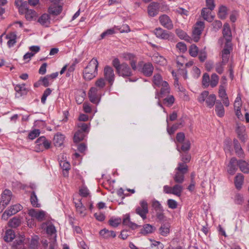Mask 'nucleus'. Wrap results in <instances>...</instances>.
<instances>
[{
    "instance_id": "nucleus-1",
    "label": "nucleus",
    "mask_w": 249,
    "mask_h": 249,
    "mask_svg": "<svg viewBox=\"0 0 249 249\" xmlns=\"http://www.w3.org/2000/svg\"><path fill=\"white\" fill-rule=\"evenodd\" d=\"M153 82L154 85L158 87H161L160 92H157L155 98L160 99L167 96L170 92V88L168 83L162 80L161 76L159 74H155L153 76Z\"/></svg>"
},
{
    "instance_id": "nucleus-2",
    "label": "nucleus",
    "mask_w": 249,
    "mask_h": 249,
    "mask_svg": "<svg viewBox=\"0 0 249 249\" xmlns=\"http://www.w3.org/2000/svg\"><path fill=\"white\" fill-rule=\"evenodd\" d=\"M98 62L96 58H93L85 68L83 71V76L85 79L90 80L97 74Z\"/></svg>"
},
{
    "instance_id": "nucleus-3",
    "label": "nucleus",
    "mask_w": 249,
    "mask_h": 249,
    "mask_svg": "<svg viewBox=\"0 0 249 249\" xmlns=\"http://www.w3.org/2000/svg\"><path fill=\"white\" fill-rule=\"evenodd\" d=\"M112 65L116 69V71L119 76L124 78L132 75V72L128 65L124 63L120 64L118 58H115L112 61Z\"/></svg>"
},
{
    "instance_id": "nucleus-4",
    "label": "nucleus",
    "mask_w": 249,
    "mask_h": 249,
    "mask_svg": "<svg viewBox=\"0 0 249 249\" xmlns=\"http://www.w3.org/2000/svg\"><path fill=\"white\" fill-rule=\"evenodd\" d=\"M175 171L174 181L177 183H182L184 180V175L188 172L187 165L184 163H178Z\"/></svg>"
},
{
    "instance_id": "nucleus-5",
    "label": "nucleus",
    "mask_w": 249,
    "mask_h": 249,
    "mask_svg": "<svg viewBox=\"0 0 249 249\" xmlns=\"http://www.w3.org/2000/svg\"><path fill=\"white\" fill-rule=\"evenodd\" d=\"M198 100L200 103L206 101L207 106L212 108L215 103L216 96L213 94L209 95L208 91H204L198 98Z\"/></svg>"
},
{
    "instance_id": "nucleus-6",
    "label": "nucleus",
    "mask_w": 249,
    "mask_h": 249,
    "mask_svg": "<svg viewBox=\"0 0 249 249\" xmlns=\"http://www.w3.org/2000/svg\"><path fill=\"white\" fill-rule=\"evenodd\" d=\"M163 192L166 194H172L177 196H180L183 190V186L179 183L173 187L164 185L163 187Z\"/></svg>"
},
{
    "instance_id": "nucleus-7",
    "label": "nucleus",
    "mask_w": 249,
    "mask_h": 249,
    "mask_svg": "<svg viewBox=\"0 0 249 249\" xmlns=\"http://www.w3.org/2000/svg\"><path fill=\"white\" fill-rule=\"evenodd\" d=\"M36 149L37 151H42L45 149H48L51 147L50 141L44 137L38 138L36 142Z\"/></svg>"
},
{
    "instance_id": "nucleus-8",
    "label": "nucleus",
    "mask_w": 249,
    "mask_h": 249,
    "mask_svg": "<svg viewBox=\"0 0 249 249\" xmlns=\"http://www.w3.org/2000/svg\"><path fill=\"white\" fill-rule=\"evenodd\" d=\"M136 213L140 215L143 220L147 218V214L148 213V204L147 202L142 200L140 202V206H138L135 210Z\"/></svg>"
},
{
    "instance_id": "nucleus-9",
    "label": "nucleus",
    "mask_w": 249,
    "mask_h": 249,
    "mask_svg": "<svg viewBox=\"0 0 249 249\" xmlns=\"http://www.w3.org/2000/svg\"><path fill=\"white\" fill-rule=\"evenodd\" d=\"M22 206L19 204H16L11 206L7 210H6L2 214L1 218L4 220L8 219L9 217L17 213L18 212L21 210Z\"/></svg>"
},
{
    "instance_id": "nucleus-10",
    "label": "nucleus",
    "mask_w": 249,
    "mask_h": 249,
    "mask_svg": "<svg viewBox=\"0 0 249 249\" xmlns=\"http://www.w3.org/2000/svg\"><path fill=\"white\" fill-rule=\"evenodd\" d=\"M12 192L7 189L5 190L1 194L0 202V212L1 213L6 206L9 203L12 197Z\"/></svg>"
},
{
    "instance_id": "nucleus-11",
    "label": "nucleus",
    "mask_w": 249,
    "mask_h": 249,
    "mask_svg": "<svg viewBox=\"0 0 249 249\" xmlns=\"http://www.w3.org/2000/svg\"><path fill=\"white\" fill-rule=\"evenodd\" d=\"M153 33L157 37L161 39L170 40L172 39L174 36L172 33L164 30L160 27L156 28Z\"/></svg>"
},
{
    "instance_id": "nucleus-12",
    "label": "nucleus",
    "mask_w": 249,
    "mask_h": 249,
    "mask_svg": "<svg viewBox=\"0 0 249 249\" xmlns=\"http://www.w3.org/2000/svg\"><path fill=\"white\" fill-rule=\"evenodd\" d=\"M28 213L33 219H36L38 221H43L47 215L46 212L43 210L34 209L29 210Z\"/></svg>"
},
{
    "instance_id": "nucleus-13",
    "label": "nucleus",
    "mask_w": 249,
    "mask_h": 249,
    "mask_svg": "<svg viewBox=\"0 0 249 249\" xmlns=\"http://www.w3.org/2000/svg\"><path fill=\"white\" fill-rule=\"evenodd\" d=\"M204 28V23L203 21H197L193 31V37L194 41H198L200 38V36L202 33V31Z\"/></svg>"
},
{
    "instance_id": "nucleus-14",
    "label": "nucleus",
    "mask_w": 249,
    "mask_h": 249,
    "mask_svg": "<svg viewBox=\"0 0 249 249\" xmlns=\"http://www.w3.org/2000/svg\"><path fill=\"white\" fill-rule=\"evenodd\" d=\"M232 50V45L231 42H226L224 48L221 52V57L222 62L227 63L229 60L230 54Z\"/></svg>"
},
{
    "instance_id": "nucleus-15",
    "label": "nucleus",
    "mask_w": 249,
    "mask_h": 249,
    "mask_svg": "<svg viewBox=\"0 0 249 249\" xmlns=\"http://www.w3.org/2000/svg\"><path fill=\"white\" fill-rule=\"evenodd\" d=\"M104 75L106 80L112 85L115 79V74L112 68L108 66H106L104 70Z\"/></svg>"
},
{
    "instance_id": "nucleus-16",
    "label": "nucleus",
    "mask_w": 249,
    "mask_h": 249,
    "mask_svg": "<svg viewBox=\"0 0 249 249\" xmlns=\"http://www.w3.org/2000/svg\"><path fill=\"white\" fill-rule=\"evenodd\" d=\"M159 21L160 24L164 28L171 30L173 28V24L172 21L166 15H163L159 17Z\"/></svg>"
},
{
    "instance_id": "nucleus-17",
    "label": "nucleus",
    "mask_w": 249,
    "mask_h": 249,
    "mask_svg": "<svg viewBox=\"0 0 249 249\" xmlns=\"http://www.w3.org/2000/svg\"><path fill=\"white\" fill-rule=\"evenodd\" d=\"M226 88H224L222 86H219L218 96L221 98L224 105L226 107H229L230 105V102L226 93Z\"/></svg>"
},
{
    "instance_id": "nucleus-18",
    "label": "nucleus",
    "mask_w": 249,
    "mask_h": 249,
    "mask_svg": "<svg viewBox=\"0 0 249 249\" xmlns=\"http://www.w3.org/2000/svg\"><path fill=\"white\" fill-rule=\"evenodd\" d=\"M97 89L96 88H91L89 92V100L93 104H97L100 101V98L97 95Z\"/></svg>"
},
{
    "instance_id": "nucleus-19",
    "label": "nucleus",
    "mask_w": 249,
    "mask_h": 249,
    "mask_svg": "<svg viewBox=\"0 0 249 249\" xmlns=\"http://www.w3.org/2000/svg\"><path fill=\"white\" fill-rule=\"evenodd\" d=\"M159 3L156 2H151L148 7V13L150 16L155 17L159 11Z\"/></svg>"
},
{
    "instance_id": "nucleus-20",
    "label": "nucleus",
    "mask_w": 249,
    "mask_h": 249,
    "mask_svg": "<svg viewBox=\"0 0 249 249\" xmlns=\"http://www.w3.org/2000/svg\"><path fill=\"white\" fill-rule=\"evenodd\" d=\"M21 13L25 14L26 19L29 21L35 19L37 16L36 13L33 10L29 9L27 6Z\"/></svg>"
},
{
    "instance_id": "nucleus-21",
    "label": "nucleus",
    "mask_w": 249,
    "mask_h": 249,
    "mask_svg": "<svg viewBox=\"0 0 249 249\" xmlns=\"http://www.w3.org/2000/svg\"><path fill=\"white\" fill-rule=\"evenodd\" d=\"M245 126L242 124H237L236 128V133L239 139L243 142H245L247 136L245 133Z\"/></svg>"
},
{
    "instance_id": "nucleus-22",
    "label": "nucleus",
    "mask_w": 249,
    "mask_h": 249,
    "mask_svg": "<svg viewBox=\"0 0 249 249\" xmlns=\"http://www.w3.org/2000/svg\"><path fill=\"white\" fill-rule=\"evenodd\" d=\"M238 162L235 158H231L230 162L228 166V172L231 174L233 175L235 173L237 170V165Z\"/></svg>"
},
{
    "instance_id": "nucleus-23",
    "label": "nucleus",
    "mask_w": 249,
    "mask_h": 249,
    "mask_svg": "<svg viewBox=\"0 0 249 249\" xmlns=\"http://www.w3.org/2000/svg\"><path fill=\"white\" fill-rule=\"evenodd\" d=\"M100 235L104 239H109L116 237V233L113 231H109L107 229H104L99 232Z\"/></svg>"
},
{
    "instance_id": "nucleus-24",
    "label": "nucleus",
    "mask_w": 249,
    "mask_h": 249,
    "mask_svg": "<svg viewBox=\"0 0 249 249\" xmlns=\"http://www.w3.org/2000/svg\"><path fill=\"white\" fill-rule=\"evenodd\" d=\"M42 229H46V232L48 234L52 235L55 233L56 231L55 227L51 222H47L41 224Z\"/></svg>"
},
{
    "instance_id": "nucleus-25",
    "label": "nucleus",
    "mask_w": 249,
    "mask_h": 249,
    "mask_svg": "<svg viewBox=\"0 0 249 249\" xmlns=\"http://www.w3.org/2000/svg\"><path fill=\"white\" fill-rule=\"evenodd\" d=\"M223 35L224 37L227 40V42H230L231 39V33L230 26L228 23H226L224 25Z\"/></svg>"
},
{
    "instance_id": "nucleus-26",
    "label": "nucleus",
    "mask_w": 249,
    "mask_h": 249,
    "mask_svg": "<svg viewBox=\"0 0 249 249\" xmlns=\"http://www.w3.org/2000/svg\"><path fill=\"white\" fill-rule=\"evenodd\" d=\"M124 58L126 60L130 61V64L133 70L135 71L137 70L136 64L137 60L133 54L129 53H125L124 54Z\"/></svg>"
},
{
    "instance_id": "nucleus-27",
    "label": "nucleus",
    "mask_w": 249,
    "mask_h": 249,
    "mask_svg": "<svg viewBox=\"0 0 249 249\" xmlns=\"http://www.w3.org/2000/svg\"><path fill=\"white\" fill-rule=\"evenodd\" d=\"M38 22L42 26L48 27L50 24V17L49 14H43L38 18Z\"/></svg>"
},
{
    "instance_id": "nucleus-28",
    "label": "nucleus",
    "mask_w": 249,
    "mask_h": 249,
    "mask_svg": "<svg viewBox=\"0 0 249 249\" xmlns=\"http://www.w3.org/2000/svg\"><path fill=\"white\" fill-rule=\"evenodd\" d=\"M64 140L65 137L64 135L57 133L54 136L53 144L56 147H60L63 144Z\"/></svg>"
},
{
    "instance_id": "nucleus-29",
    "label": "nucleus",
    "mask_w": 249,
    "mask_h": 249,
    "mask_svg": "<svg viewBox=\"0 0 249 249\" xmlns=\"http://www.w3.org/2000/svg\"><path fill=\"white\" fill-rule=\"evenodd\" d=\"M156 230L154 226L149 224L143 225L141 230V233L143 235H147L153 233Z\"/></svg>"
},
{
    "instance_id": "nucleus-30",
    "label": "nucleus",
    "mask_w": 249,
    "mask_h": 249,
    "mask_svg": "<svg viewBox=\"0 0 249 249\" xmlns=\"http://www.w3.org/2000/svg\"><path fill=\"white\" fill-rule=\"evenodd\" d=\"M211 11L208 8H204L201 10V16L205 20L209 22L212 21L214 18L213 16L211 15Z\"/></svg>"
},
{
    "instance_id": "nucleus-31",
    "label": "nucleus",
    "mask_w": 249,
    "mask_h": 249,
    "mask_svg": "<svg viewBox=\"0 0 249 249\" xmlns=\"http://www.w3.org/2000/svg\"><path fill=\"white\" fill-rule=\"evenodd\" d=\"M153 69V66L151 63H146L143 66L142 72L145 76H150L152 74Z\"/></svg>"
},
{
    "instance_id": "nucleus-32",
    "label": "nucleus",
    "mask_w": 249,
    "mask_h": 249,
    "mask_svg": "<svg viewBox=\"0 0 249 249\" xmlns=\"http://www.w3.org/2000/svg\"><path fill=\"white\" fill-rule=\"evenodd\" d=\"M170 225L168 223H162L159 229L160 233L164 236H166L170 232Z\"/></svg>"
},
{
    "instance_id": "nucleus-33",
    "label": "nucleus",
    "mask_w": 249,
    "mask_h": 249,
    "mask_svg": "<svg viewBox=\"0 0 249 249\" xmlns=\"http://www.w3.org/2000/svg\"><path fill=\"white\" fill-rule=\"evenodd\" d=\"M62 11V6L60 5H52L50 6L48 9V12L50 14L53 16L59 15Z\"/></svg>"
},
{
    "instance_id": "nucleus-34",
    "label": "nucleus",
    "mask_w": 249,
    "mask_h": 249,
    "mask_svg": "<svg viewBox=\"0 0 249 249\" xmlns=\"http://www.w3.org/2000/svg\"><path fill=\"white\" fill-rule=\"evenodd\" d=\"M6 39H8L7 42V45L9 48H11L16 43L17 35L15 33H11L6 36Z\"/></svg>"
},
{
    "instance_id": "nucleus-35",
    "label": "nucleus",
    "mask_w": 249,
    "mask_h": 249,
    "mask_svg": "<svg viewBox=\"0 0 249 249\" xmlns=\"http://www.w3.org/2000/svg\"><path fill=\"white\" fill-rule=\"evenodd\" d=\"M215 112L217 115L220 117L224 116L225 110L223 106L220 102H217L215 106Z\"/></svg>"
},
{
    "instance_id": "nucleus-36",
    "label": "nucleus",
    "mask_w": 249,
    "mask_h": 249,
    "mask_svg": "<svg viewBox=\"0 0 249 249\" xmlns=\"http://www.w3.org/2000/svg\"><path fill=\"white\" fill-rule=\"evenodd\" d=\"M244 181V177L241 174H238L235 178L234 183L237 189H240L242 187Z\"/></svg>"
},
{
    "instance_id": "nucleus-37",
    "label": "nucleus",
    "mask_w": 249,
    "mask_h": 249,
    "mask_svg": "<svg viewBox=\"0 0 249 249\" xmlns=\"http://www.w3.org/2000/svg\"><path fill=\"white\" fill-rule=\"evenodd\" d=\"M15 237L14 231L12 230H7L5 232L4 239L6 242L12 241Z\"/></svg>"
},
{
    "instance_id": "nucleus-38",
    "label": "nucleus",
    "mask_w": 249,
    "mask_h": 249,
    "mask_svg": "<svg viewBox=\"0 0 249 249\" xmlns=\"http://www.w3.org/2000/svg\"><path fill=\"white\" fill-rule=\"evenodd\" d=\"M238 165L240 170L244 173H249V164L244 160H240Z\"/></svg>"
},
{
    "instance_id": "nucleus-39",
    "label": "nucleus",
    "mask_w": 249,
    "mask_h": 249,
    "mask_svg": "<svg viewBox=\"0 0 249 249\" xmlns=\"http://www.w3.org/2000/svg\"><path fill=\"white\" fill-rule=\"evenodd\" d=\"M30 201L31 204L33 207L36 208L40 207L41 205L38 202V198L34 191H33L31 193Z\"/></svg>"
},
{
    "instance_id": "nucleus-40",
    "label": "nucleus",
    "mask_w": 249,
    "mask_h": 249,
    "mask_svg": "<svg viewBox=\"0 0 249 249\" xmlns=\"http://www.w3.org/2000/svg\"><path fill=\"white\" fill-rule=\"evenodd\" d=\"M85 135L82 131L78 130L75 133L73 137V141L75 143H78L84 139Z\"/></svg>"
},
{
    "instance_id": "nucleus-41",
    "label": "nucleus",
    "mask_w": 249,
    "mask_h": 249,
    "mask_svg": "<svg viewBox=\"0 0 249 249\" xmlns=\"http://www.w3.org/2000/svg\"><path fill=\"white\" fill-rule=\"evenodd\" d=\"M227 15V8L224 6H221L219 8L218 16L221 19H224Z\"/></svg>"
},
{
    "instance_id": "nucleus-42",
    "label": "nucleus",
    "mask_w": 249,
    "mask_h": 249,
    "mask_svg": "<svg viewBox=\"0 0 249 249\" xmlns=\"http://www.w3.org/2000/svg\"><path fill=\"white\" fill-rule=\"evenodd\" d=\"M219 79V77L216 73H213L211 76L210 85L212 88L216 87L218 83Z\"/></svg>"
},
{
    "instance_id": "nucleus-43",
    "label": "nucleus",
    "mask_w": 249,
    "mask_h": 249,
    "mask_svg": "<svg viewBox=\"0 0 249 249\" xmlns=\"http://www.w3.org/2000/svg\"><path fill=\"white\" fill-rule=\"evenodd\" d=\"M122 222L121 218L111 217L109 220V225L113 227H117Z\"/></svg>"
},
{
    "instance_id": "nucleus-44",
    "label": "nucleus",
    "mask_w": 249,
    "mask_h": 249,
    "mask_svg": "<svg viewBox=\"0 0 249 249\" xmlns=\"http://www.w3.org/2000/svg\"><path fill=\"white\" fill-rule=\"evenodd\" d=\"M176 33L180 39L188 41L189 40V36L182 30L178 29H176Z\"/></svg>"
},
{
    "instance_id": "nucleus-45",
    "label": "nucleus",
    "mask_w": 249,
    "mask_h": 249,
    "mask_svg": "<svg viewBox=\"0 0 249 249\" xmlns=\"http://www.w3.org/2000/svg\"><path fill=\"white\" fill-rule=\"evenodd\" d=\"M226 63H223L222 61L218 62L215 65V70L219 74L223 73L224 71V67Z\"/></svg>"
},
{
    "instance_id": "nucleus-46",
    "label": "nucleus",
    "mask_w": 249,
    "mask_h": 249,
    "mask_svg": "<svg viewBox=\"0 0 249 249\" xmlns=\"http://www.w3.org/2000/svg\"><path fill=\"white\" fill-rule=\"evenodd\" d=\"M189 52L190 54L193 57H196L198 54V47L195 44H192L190 46Z\"/></svg>"
},
{
    "instance_id": "nucleus-47",
    "label": "nucleus",
    "mask_w": 249,
    "mask_h": 249,
    "mask_svg": "<svg viewBox=\"0 0 249 249\" xmlns=\"http://www.w3.org/2000/svg\"><path fill=\"white\" fill-rule=\"evenodd\" d=\"M15 5L19 7V12H22L27 6L26 2H24L23 0H16L15 2Z\"/></svg>"
},
{
    "instance_id": "nucleus-48",
    "label": "nucleus",
    "mask_w": 249,
    "mask_h": 249,
    "mask_svg": "<svg viewBox=\"0 0 249 249\" xmlns=\"http://www.w3.org/2000/svg\"><path fill=\"white\" fill-rule=\"evenodd\" d=\"M175 101V98L173 95H169L163 99V104L167 107L171 106Z\"/></svg>"
},
{
    "instance_id": "nucleus-49",
    "label": "nucleus",
    "mask_w": 249,
    "mask_h": 249,
    "mask_svg": "<svg viewBox=\"0 0 249 249\" xmlns=\"http://www.w3.org/2000/svg\"><path fill=\"white\" fill-rule=\"evenodd\" d=\"M242 106L241 97L239 93L237 94V96L235 100L234 103V110H238V109H241Z\"/></svg>"
},
{
    "instance_id": "nucleus-50",
    "label": "nucleus",
    "mask_w": 249,
    "mask_h": 249,
    "mask_svg": "<svg viewBox=\"0 0 249 249\" xmlns=\"http://www.w3.org/2000/svg\"><path fill=\"white\" fill-rule=\"evenodd\" d=\"M210 78L207 73H205L202 77V84L205 87L207 88L210 85Z\"/></svg>"
},
{
    "instance_id": "nucleus-51",
    "label": "nucleus",
    "mask_w": 249,
    "mask_h": 249,
    "mask_svg": "<svg viewBox=\"0 0 249 249\" xmlns=\"http://www.w3.org/2000/svg\"><path fill=\"white\" fill-rule=\"evenodd\" d=\"M21 223L19 218L14 217L9 222V226L12 228H16L20 225Z\"/></svg>"
},
{
    "instance_id": "nucleus-52",
    "label": "nucleus",
    "mask_w": 249,
    "mask_h": 249,
    "mask_svg": "<svg viewBox=\"0 0 249 249\" xmlns=\"http://www.w3.org/2000/svg\"><path fill=\"white\" fill-rule=\"evenodd\" d=\"M166 122L167 123V131L169 135H171L174 133V132L178 129V125L177 124H174L170 128L168 124V119H166Z\"/></svg>"
},
{
    "instance_id": "nucleus-53",
    "label": "nucleus",
    "mask_w": 249,
    "mask_h": 249,
    "mask_svg": "<svg viewBox=\"0 0 249 249\" xmlns=\"http://www.w3.org/2000/svg\"><path fill=\"white\" fill-rule=\"evenodd\" d=\"M163 245L160 242L154 241L151 243L150 247L147 248L146 249H162Z\"/></svg>"
},
{
    "instance_id": "nucleus-54",
    "label": "nucleus",
    "mask_w": 249,
    "mask_h": 249,
    "mask_svg": "<svg viewBox=\"0 0 249 249\" xmlns=\"http://www.w3.org/2000/svg\"><path fill=\"white\" fill-rule=\"evenodd\" d=\"M178 67L180 68L187 61V59L182 55L178 56L176 59Z\"/></svg>"
},
{
    "instance_id": "nucleus-55",
    "label": "nucleus",
    "mask_w": 249,
    "mask_h": 249,
    "mask_svg": "<svg viewBox=\"0 0 249 249\" xmlns=\"http://www.w3.org/2000/svg\"><path fill=\"white\" fill-rule=\"evenodd\" d=\"M52 90L50 89H47L44 91L42 96L41 101L43 104H45L46 103V101L47 97L51 94Z\"/></svg>"
},
{
    "instance_id": "nucleus-56",
    "label": "nucleus",
    "mask_w": 249,
    "mask_h": 249,
    "mask_svg": "<svg viewBox=\"0 0 249 249\" xmlns=\"http://www.w3.org/2000/svg\"><path fill=\"white\" fill-rule=\"evenodd\" d=\"M152 205L156 212L163 210V208L159 201L154 200L152 201Z\"/></svg>"
},
{
    "instance_id": "nucleus-57",
    "label": "nucleus",
    "mask_w": 249,
    "mask_h": 249,
    "mask_svg": "<svg viewBox=\"0 0 249 249\" xmlns=\"http://www.w3.org/2000/svg\"><path fill=\"white\" fill-rule=\"evenodd\" d=\"M233 142L236 153L238 155L241 156L243 154V150L240 145L238 143V142L236 140H234Z\"/></svg>"
},
{
    "instance_id": "nucleus-58",
    "label": "nucleus",
    "mask_w": 249,
    "mask_h": 249,
    "mask_svg": "<svg viewBox=\"0 0 249 249\" xmlns=\"http://www.w3.org/2000/svg\"><path fill=\"white\" fill-rule=\"evenodd\" d=\"M176 48L180 52L183 53L187 51V47L185 43L178 42L176 45Z\"/></svg>"
},
{
    "instance_id": "nucleus-59",
    "label": "nucleus",
    "mask_w": 249,
    "mask_h": 249,
    "mask_svg": "<svg viewBox=\"0 0 249 249\" xmlns=\"http://www.w3.org/2000/svg\"><path fill=\"white\" fill-rule=\"evenodd\" d=\"M40 133V132L39 129H35L29 133L28 138L31 140H34L39 136Z\"/></svg>"
},
{
    "instance_id": "nucleus-60",
    "label": "nucleus",
    "mask_w": 249,
    "mask_h": 249,
    "mask_svg": "<svg viewBox=\"0 0 249 249\" xmlns=\"http://www.w3.org/2000/svg\"><path fill=\"white\" fill-rule=\"evenodd\" d=\"M78 127L80 128L81 131L87 132L89 131V125L84 123L80 122L77 124Z\"/></svg>"
},
{
    "instance_id": "nucleus-61",
    "label": "nucleus",
    "mask_w": 249,
    "mask_h": 249,
    "mask_svg": "<svg viewBox=\"0 0 249 249\" xmlns=\"http://www.w3.org/2000/svg\"><path fill=\"white\" fill-rule=\"evenodd\" d=\"M234 202L237 204H242L244 202L243 195L240 194H236L234 196Z\"/></svg>"
},
{
    "instance_id": "nucleus-62",
    "label": "nucleus",
    "mask_w": 249,
    "mask_h": 249,
    "mask_svg": "<svg viewBox=\"0 0 249 249\" xmlns=\"http://www.w3.org/2000/svg\"><path fill=\"white\" fill-rule=\"evenodd\" d=\"M167 205L169 208L172 209H175L177 208L178 206V202L172 199H169L167 201Z\"/></svg>"
},
{
    "instance_id": "nucleus-63",
    "label": "nucleus",
    "mask_w": 249,
    "mask_h": 249,
    "mask_svg": "<svg viewBox=\"0 0 249 249\" xmlns=\"http://www.w3.org/2000/svg\"><path fill=\"white\" fill-rule=\"evenodd\" d=\"M106 83L104 78H101L98 79L95 83L96 87L99 89H103L105 86Z\"/></svg>"
},
{
    "instance_id": "nucleus-64",
    "label": "nucleus",
    "mask_w": 249,
    "mask_h": 249,
    "mask_svg": "<svg viewBox=\"0 0 249 249\" xmlns=\"http://www.w3.org/2000/svg\"><path fill=\"white\" fill-rule=\"evenodd\" d=\"M176 141L178 143H183L185 141L184 134L182 132L177 133L176 136Z\"/></svg>"
}]
</instances>
